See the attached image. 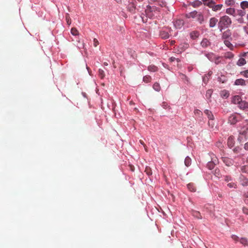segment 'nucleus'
Segmentation results:
<instances>
[{
	"instance_id": "412c9836",
	"label": "nucleus",
	"mask_w": 248,
	"mask_h": 248,
	"mask_svg": "<svg viewBox=\"0 0 248 248\" xmlns=\"http://www.w3.org/2000/svg\"><path fill=\"white\" fill-rule=\"evenodd\" d=\"M71 32L73 35H77L78 34V31L76 28H72Z\"/></svg>"
},
{
	"instance_id": "ddd939ff",
	"label": "nucleus",
	"mask_w": 248,
	"mask_h": 248,
	"mask_svg": "<svg viewBox=\"0 0 248 248\" xmlns=\"http://www.w3.org/2000/svg\"><path fill=\"white\" fill-rule=\"evenodd\" d=\"M145 13L147 16L149 17H152L153 16H154V14L151 13V7H147V9L145 10Z\"/></svg>"
},
{
	"instance_id": "2f4dec72",
	"label": "nucleus",
	"mask_w": 248,
	"mask_h": 248,
	"mask_svg": "<svg viewBox=\"0 0 248 248\" xmlns=\"http://www.w3.org/2000/svg\"><path fill=\"white\" fill-rule=\"evenodd\" d=\"M243 211L244 213H245L247 215H248V208H244L243 209Z\"/></svg>"
},
{
	"instance_id": "58836bf2",
	"label": "nucleus",
	"mask_w": 248,
	"mask_h": 248,
	"mask_svg": "<svg viewBox=\"0 0 248 248\" xmlns=\"http://www.w3.org/2000/svg\"><path fill=\"white\" fill-rule=\"evenodd\" d=\"M200 16H201V17H202V20H203V16H201V15H200Z\"/></svg>"
},
{
	"instance_id": "f257e3e1",
	"label": "nucleus",
	"mask_w": 248,
	"mask_h": 248,
	"mask_svg": "<svg viewBox=\"0 0 248 248\" xmlns=\"http://www.w3.org/2000/svg\"><path fill=\"white\" fill-rule=\"evenodd\" d=\"M232 23L231 18L226 16L220 17L218 22V28L220 30L228 28Z\"/></svg>"
},
{
	"instance_id": "7ed1b4c3",
	"label": "nucleus",
	"mask_w": 248,
	"mask_h": 248,
	"mask_svg": "<svg viewBox=\"0 0 248 248\" xmlns=\"http://www.w3.org/2000/svg\"><path fill=\"white\" fill-rule=\"evenodd\" d=\"M174 25L176 28L180 29L183 27L184 25V22L182 20L178 19L175 21Z\"/></svg>"
},
{
	"instance_id": "9d476101",
	"label": "nucleus",
	"mask_w": 248,
	"mask_h": 248,
	"mask_svg": "<svg viewBox=\"0 0 248 248\" xmlns=\"http://www.w3.org/2000/svg\"><path fill=\"white\" fill-rule=\"evenodd\" d=\"M246 63V61L244 58H240L237 62V64L239 66H242Z\"/></svg>"
},
{
	"instance_id": "4c0bfd02",
	"label": "nucleus",
	"mask_w": 248,
	"mask_h": 248,
	"mask_svg": "<svg viewBox=\"0 0 248 248\" xmlns=\"http://www.w3.org/2000/svg\"><path fill=\"white\" fill-rule=\"evenodd\" d=\"M156 67H154V69L153 70V71H155L156 70Z\"/></svg>"
},
{
	"instance_id": "f704fd0d",
	"label": "nucleus",
	"mask_w": 248,
	"mask_h": 248,
	"mask_svg": "<svg viewBox=\"0 0 248 248\" xmlns=\"http://www.w3.org/2000/svg\"><path fill=\"white\" fill-rule=\"evenodd\" d=\"M99 72L100 74L103 75V71L102 70H100ZM103 77V75H102V77Z\"/></svg>"
},
{
	"instance_id": "c85d7f7f",
	"label": "nucleus",
	"mask_w": 248,
	"mask_h": 248,
	"mask_svg": "<svg viewBox=\"0 0 248 248\" xmlns=\"http://www.w3.org/2000/svg\"><path fill=\"white\" fill-rule=\"evenodd\" d=\"M212 93V91L211 90L207 91V92L206 93V96L209 98L211 96Z\"/></svg>"
},
{
	"instance_id": "1a4fd4ad",
	"label": "nucleus",
	"mask_w": 248,
	"mask_h": 248,
	"mask_svg": "<svg viewBox=\"0 0 248 248\" xmlns=\"http://www.w3.org/2000/svg\"><path fill=\"white\" fill-rule=\"evenodd\" d=\"M236 85H244L245 84V81L243 79H238L235 82Z\"/></svg>"
},
{
	"instance_id": "ea45409f",
	"label": "nucleus",
	"mask_w": 248,
	"mask_h": 248,
	"mask_svg": "<svg viewBox=\"0 0 248 248\" xmlns=\"http://www.w3.org/2000/svg\"><path fill=\"white\" fill-rule=\"evenodd\" d=\"M247 19L248 20V14L247 15Z\"/></svg>"
},
{
	"instance_id": "473e14b6",
	"label": "nucleus",
	"mask_w": 248,
	"mask_h": 248,
	"mask_svg": "<svg viewBox=\"0 0 248 248\" xmlns=\"http://www.w3.org/2000/svg\"><path fill=\"white\" fill-rule=\"evenodd\" d=\"M66 20H67V22L68 24L70 25L71 24V21L69 18V17H68V16L66 17Z\"/></svg>"
},
{
	"instance_id": "a19ab883",
	"label": "nucleus",
	"mask_w": 248,
	"mask_h": 248,
	"mask_svg": "<svg viewBox=\"0 0 248 248\" xmlns=\"http://www.w3.org/2000/svg\"><path fill=\"white\" fill-rule=\"evenodd\" d=\"M247 108H248V102H247Z\"/></svg>"
},
{
	"instance_id": "e433bc0d",
	"label": "nucleus",
	"mask_w": 248,
	"mask_h": 248,
	"mask_svg": "<svg viewBox=\"0 0 248 248\" xmlns=\"http://www.w3.org/2000/svg\"><path fill=\"white\" fill-rule=\"evenodd\" d=\"M170 59V60H171V61H174V60L175 59V58H171Z\"/></svg>"
},
{
	"instance_id": "b1692460",
	"label": "nucleus",
	"mask_w": 248,
	"mask_h": 248,
	"mask_svg": "<svg viewBox=\"0 0 248 248\" xmlns=\"http://www.w3.org/2000/svg\"><path fill=\"white\" fill-rule=\"evenodd\" d=\"M153 88L155 90L157 91H158L160 90V86L158 83H155L153 86Z\"/></svg>"
},
{
	"instance_id": "a211bd4d",
	"label": "nucleus",
	"mask_w": 248,
	"mask_h": 248,
	"mask_svg": "<svg viewBox=\"0 0 248 248\" xmlns=\"http://www.w3.org/2000/svg\"><path fill=\"white\" fill-rule=\"evenodd\" d=\"M204 113H205L207 115H208V117H209L210 119L212 120V119H213V115L211 114V111H210L209 110H207V109L205 110L204 111Z\"/></svg>"
},
{
	"instance_id": "5701e85b",
	"label": "nucleus",
	"mask_w": 248,
	"mask_h": 248,
	"mask_svg": "<svg viewBox=\"0 0 248 248\" xmlns=\"http://www.w3.org/2000/svg\"><path fill=\"white\" fill-rule=\"evenodd\" d=\"M240 242L241 244H242L244 245H246L248 243L247 239L245 238H242L240 239Z\"/></svg>"
},
{
	"instance_id": "6e6552de",
	"label": "nucleus",
	"mask_w": 248,
	"mask_h": 248,
	"mask_svg": "<svg viewBox=\"0 0 248 248\" xmlns=\"http://www.w3.org/2000/svg\"><path fill=\"white\" fill-rule=\"evenodd\" d=\"M238 107L241 109H246L247 108V102L241 101L238 104Z\"/></svg>"
},
{
	"instance_id": "7c9ffc66",
	"label": "nucleus",
	"mask_w": 248,
	"mask_h": 248,
	"mask_svg": "<svg viewBox=\"0 0 248 248\" xmlns=\"http://www.w3.org/2000/svg\"><path fill=\"white\" fill-rule=\"evenodd\" d=\"M99 44L98 41L96 39H93V45L95 47H96Z\"/></svg>"
},
{
	"instance_id": "2eb2a0df",
	"label": "nucleus",
	"mask_w": 248,
	"mask_h": 248,
	"mask_svg": "<svg viewBox=\"0 0 248 248\" xmlns=\"http://www.w3.org/2000/svg\"><path fill=\"white\" fill-rule=\"evenodd\" d=\"M214 2H215L213 0H208L206 2L204 3V5L207 6L208 7L211 8L212 6H213V5L214 4Z\"/></svg>"
},
{
	"instance_id": "c9c22d12",
	"label": "nucleus",
	"mask_w": 248,
	"mask_h": 248,
	"mask_svg": "<svg viewBox=\"0 0 248 248\" xmlns=\"http://www.w3.org/2000/svg\"><path fill=\"white\" fill-rule=\"evenodd\" d=\"M148 77H144V78H143V80H144V81H146V79H148Z\"/></svg>"
},
{
	"instance_id": "72a5a7b5",
	"label": "nucleus",
	"mask_w": 248,
	"mask_h": 248,
	"mask_svg": "<svg viewBox=\"0 0 248 248\" xmlns=\"http://www.w3.org/2000/svg\"><path fill=\"white\" fill-rule=\"evenodd\" d=\"M245 148L246 150H248V142L245 144Z\"/></svg>"
},
{
	"instance_id": "cd10ccee",
	"label": "nucleus",
	"mask_w": 248,
	"mask_h": 248,
	"mask_svg": "<svg viewBox=\"0 0 248 248\" xmlns=\"http://www.w3.org/2000/svg\"><path fill=\"white\" fill-rule=\"evenodd\" d=\"M241 74L246 78H248V70L241 72Z\"/></svg>"
},
{
	"instance_id": "f03ea898",
	"label": "nucleus",
	"mask_w": 248,
	"mask_h": 248,
	"mask_svg": "<svg viewBox=\"0 0 248 248\" xmlns=\"http://www.w3.org/2000/svg\"><path fill=\"white\" fill-rule=\"evenodd\" d=\"M238 121V115L236 114H232L229 118V122L231 124H235Z\"/></svg>"
},
{
	"instance_id": "0eeeda50",
	"label": "nucleus",
	"mask_w": 248,
	"mask_h": 248,
	"mask_svg": "<svg viewBox=\"0 0 248 248\" xmlns=\"http://www.w3.org/2000/svg\"><path fill=\"white\" fill-rule=\"evenodd\" d=\"M240 181L242 185L246 186L248 184V180L245 178L243 176L240 177Z\"/></svg>"
},
{
	"instance_id": "c756f323",
	"label": "nucleus",
	"mask_w": 248,
	"mask_h": 248,
	"mask_svg": "<svg viewBox=\"0 0 248 248\" xmlns=\"http://www.w3.org/2000/svg\"><path fill=\"white\" fill-rule=\"evenodd\" d=\"M225 3L228 5H231L232 4V0H226Z\"/></svg>"
},
{
	"instance_id": "f3484780",
	"label": "nucleus",
	"mask_w": 248,
	"mask_h": 248,
	"mask_svg": "<svg viewBox=\"0 0 248 248\" xmlns=\"http://www.w3.org/2000/svg\"><path fill=\"white\" fill-rule=\"evenodd\" d=\"M197 14V12L194 11V12L190 13L188 15H187V16L188 18H190V17L194 18L196 17Z\"/></svg>"
},
{
	"instance_id": "4be33fe9",
	"label": "nucleus",
	"mask_w": 248,
	"mask_h": 248,
	"mask_svg": "<svg viewBox=\"0 0 248 248\" xmlns=\"http://www.w3.org/2000/svg\"><path fill=\"white\" fill-rule=\"evenodd\" d=\"M188 189L191 191H195V188L193 186L192 184H188L187 185Z\"/></svg>"
},
{
	"instance_id": "39448f33",
	"label": "nucleus",
	"mask_w": 248,
	"mask_h": 248,
	"mask_svg": "<svg viewBox=\"0 0 248 248\" xmlns=\"http://www.w3.org/2000/svg\"><path fill=\"white\" fill-rule=\"evenodd\" d=\"M241 101H242L241 98L238 95L234 96L232 99V102L234 104H238V105L240 103V102Z\"/></svg>"
},
{
	"instance_id": "423d86ee",
	"label": "nucleus",
	"mask_w": 248,
	"mask_h": 248,
	"mask_svg": "<svg viewBox=\"0 0 248 248\" xmlns=\"http://www.w3.org/2000/svg\"><path fill=\"white\" fill-rule=\"evenodd\" d=\"M217 19L215 17L211 18L210 20L209 25L210 27H214L216 26Z\"/></svg>"
},
{
	"instance_id": "aec40b11",
	"label": "nucleus",
	"mask_w": 248,
	"mask_h": 248,
	"mask_svg": "<svg viewBox=\"0 0 248 248\" xmlns=\"http://www.w3.org/2000/svg\"><path fill=\"white\" fill-rule=\"evenodd\" d=\"M202 4V2L199 1H195L192 3V5L194 7L200 6Z\"/></svg>"
},
{
	"instance_id": "20e7f679",
	"label": "nucleus",
	"mask_w": 248,
	"mask_h": 248,
	"mask_svg": "<svg viewBox=\"0 0 248 248\" xmlns=\"http://www.w3.org/2000/svg\"><path fill=\"white\" fill-rule=\"evenodd\" d=\"M222 7H223L222 4L216 5L215 3L214 2V4L213 5V6H212L211 8L212 9V10L213 11L217 12L218 11L220 10L221 9V8H222Z\"/></svg>"
},
{
	"instance_id": "4468645a",
	"label": "nucleus",
	"mask_w": 248,
	"mask_h": 248,
	"mask_svg": "<svg viewBox=\"0 0 248 248\" xmlns=\"http://www.w3.org/2000/svg\"><path fill=\"white\" fill-rule=\"evenodd\" d=\"M220 94L223 98H227L229 95L228 92L226 90L221 91Z\"/></svg>"
},
{
	"instance_id": "a878e982",
	"label": "nucleus",
	"mask_w": 248,
	"mask_h": 248,
	"mask_svg": "<svg viewBox=\"0 0 248 248\" xmlns=\"http://www.w3.org/2000/svg\"><path fill=\"white\" fill-rule=\"evenodd\" d=\"M128 9L130 11L132 12L135 9V6L133 4H131L129 5Z\"/></svg>"
},
{
	"instance_id": "f8f14e48",
	"label": "nucleus",
	"mask_w": 248,
	"mask_h": 248,
	"mask_svg": "<svg viewBox=\"0 0 248 248\" xmlns=\"http://www.w3.org/2000/svg\"><path fill=\"white\" fill-rule=\"evenodd\" d=\"M240 6H241V7L243 9L248 8V1H242L240 3Z\"/></svg>"
},
{
	"instance_id": "bb28decb",
	"label": "nucleus",
	"mask_w": 248,
	"mask_h": 248,
	"mask_svg": "<svg viewBox=\"0 0 248 248\" xmlns=\"http://www.w3.org/2000/svg\"><path fill=\"white\" fill-rule=\"evenodd\" d=\"M228 186L230 188H235L236 185L234 183H230L228 184Z\"/></svg>"
},
{
	"instance_id": "dca6fc26",
	"label": "nucleus",
	"mask_w": 248,
	"mask_h": 248,
	"mask_svg": "<svg viewBox=\"0 0 248 248\" xmlns=\"http://www.w3.org/2000/svg\"><path fill=\"white\" fill-rule=\"evenodd\" d=\"M209 44V42L208 40L206 39H204L202 40L201 42V45L203 46H207Z\"/></svg>"
},
{
	"instance_id": "393cba45",
	"label": "nucleus",
	"mask_w": 248,
	"mask_h": 248,
	"mask_svg": "<svg viewBox=\"0 0 248 248\" xmlns=\"http://www.w3.org/2000/svg\"><path fill=\"white\" fill-rule=\"evenodd\" d=\"M161 35L164 38H167L169 37L168 33L165 32H161Z\"/></svg>"
},
{
	"instance_id": "9b49d317",
	"label": "nucleus",
	"mask_w": 248,
	"mask_h": 248,
	"mask_svg": "<svg viewBox=\"0 0 248 248\" xmlns=\"http://www.w3.org/2000/svg\"><path fill=\"white\" fill-rule=\"evenodd\" d=\"M226 12L229 15H233L235 14V10L233 8H229L226 9Z\"/></svg>"
},
{
	"instance_id": "6ab92c4d",
	"label": "nucleus",
	"mask_w": 248,
	"mask_h": 248,
	"mask_svg": "<svg viewBox=\"0 0 248 248\" xmlns=\"http://www.w3.org/2000/svg\"><path fill=\"white\" fill-rule=\"evenodd\" d=\"M191 163V159L189 157H186L185 158V164L186 166H189Z\"/></svg>"
}]
</instances>
